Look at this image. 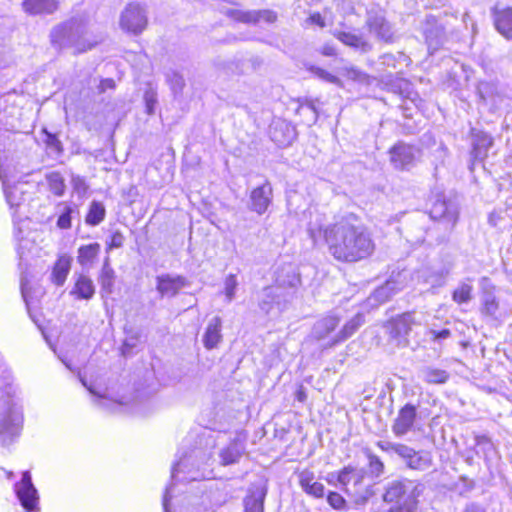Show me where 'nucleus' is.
Wrapping results in <instances>:
<instances>
[{
    "label": "nucleus",
    "mask_w": 512,
    "mask_h": 512,
    "mask_svg": "<svg viewBox=\"0 0 512 512\" xmlns=\"http://www.w3.org/2000/svg\"><path fill=\"white\" fill-rule=\"evenodd\" d=\"M308 21L312 24L318 25L319 27H325V21L320 13H313L310 15Z\"/></svg>",
    "instance_id": "obj_56"
},
{
    "label": "nucleus",
    "mask_w": 512,
    "mask_h": 512,
    "mask_svg": "<svg viewBox=\"0 0 512 512\" xmlns=\"http://www.w3.org/2000/svg\"><path fill=\"white\" fill-rule=\"evenodd\" d=\"M299 484L307 494L321 498L324 495L325 487L322 483L315 480L314 472L303 470L299 473Z\"/></svg>",
    "instance_id": "obj_19"
},
{
    "label": "nucleus",
    "mask_w": 512,
    "mask_h": 512,
    "mask_svg": "<svg viewBox=\"0 0 512 512\" xmlns=\"http://www.w3.org/2000/svg\"><path fill=\"white\" fill-rule=\"evenodd\" d=\"M276 285L268 288V294H273L277 297L283 295L282 290L287 289V295H292L296 288L300 285V276L296 267L292 264H284L276 271Z\"/></svg>",
    "instance_id": "obj_7"
},
{
    "label": "nucleus",
    "mask_w": 512,
    "mask_h": 512,
    "mask_svg": "<svg viewBox=\"0 0 512 512\" xmlns=\"http://www.w3.org/2000/svg\"><path fill=\"white\" fill-rule=\"evenodd\" d=\"M464 512H485V510L480 506L471 504L465 508Z\"/></svg>",
    "instance_id": "obj_63"
},
{
    "label": "nucleus",
    "mask_w": 512,
    "mask_h": 512,
    "mask_svg": "<svg viewBox=\"0 0 512 512\" xmlns=\"http://www.w3.org/2000/svg\"><path fill=\"white\" fill-rule=\"evenodd\" d=\"M23 8L31 15L51 14L58 9L56 0H24Z\"/></svg>",
    "instance_id": "obj_24"
},
{
    "label": "nucleus",
    "mask_w": 512,
    "mask_h": 512,
    "mask_svg": "<svg viewBox=\"0 0 512 512\" xmlns=\"http://www.w3.org/2000/svg\"><path fill=\"white\" fill-rule=\"evenodd\" d=\"M71 184L73 187V190L80 196H83L86 194L88 190V185L86 184L84 178L80 176H73L71 179Z\"/></svg>",
    "instance_id": "obj_49"
},
{
    "label": "nucleus",
    "mask_w": 512,
    "mask_h": 512,
    "mask_svg": "<svg viewBox=\"0 0 512 512\" xmlns=\"http://www.w3.org/2000/svg\"><path fill=\"white\" fill-rule=\"evenodd\" d=\"M416 157V149L408 144L399 142L390 149V161L397 169L411 166Z\"/></svg>",
    "instance_id": "obj_12"
},
{
    "label": "nucleus",
    "mask_w": 512,
    "mask_h": 512,
    "mask_svg": "<svg viewBox=\"0 0 512 512\" xmlns=\"http://www.w3.org/2000/svg\"><path fill=\"white\" fill-rule=\"evenodd\" d=\"M125 237L119 231H116L112 234L110 241L108 242L107 250H112L115 248H120L124 244Z\"/></svg>",
    "instance_id": "obj_51"
},
{
    "label": "nucleus",
    "mask_w": 512,
    "mask_h": 512,
    "mask_svg": "<svg viewBox=\"0 0 512 512\" xmlns=\"http://www.w3.org/2000/svg\"><path fill=\"white\" fill-rule=\"evenodd\" d=\"M245 451V445L239 439L233 440L227 447L221 449L219 456L222 465L237 463Z\"/></svg>",
    "instance_id": "obj_23"
},
{
    "label": "nucleus",
    "mask_w": 512,
    "mask_h": 512,
    "mask_svg": "<svg viewBox=\"0 0 512 512\" xmlns=\"http://www.w3.org/2000/svg\"><path fill=\"white\" fill-rule=\"evenodd\" d=\"M421 376L423 380L429 384H443L449 378L447 371L431 367L423 369L421 371Z\"/></svg>",
    "instance_id": "obj_34"
},
{
    "label": "nucleus",
    "mask_w": 512,
    "mask_h": 512,
    "mask_svg": "<svg viewBox=\"0 0 512 512\" xmlns=\"http://www.w3.org/2000/svg\"><path fill=\"white\" fill-rule=\"evenodd\" d=\"M272 201V186L266 181L254 188L250 194V209L259 215L266 212Z\"/></svg>",
    "instance_id": "obj_13"
},
{
    "label": "nucleus",
    "mask_w": 512,
    "mask_h": 512,
    "mask_svg": "<svg viewBox=\"0 0 512 512\" xmlns=\"http://www.w3.org/2000/svg\"><path fill=\"white\" fill-rule=\"evenodd\" d=\"M256 14L257 23L264 21L272 24L276 22L278 18L277 13L270 9L256 10Z\"/></svg>",
    "instance_id": "obj_48"
},
{
    "label": "nucleus",
    "mask_w": 512,
    "mask_h": 512,
    "mask_svg": "<svg viewBox=\"0 0 512 512\" xmlns=\"http://www.w3.org/2000/svg\"><path fill=\"white\" fill-rule=\"evenodd\" d=\"M309 113V125L314 124L317 121L318 118V112L316 110V107L312 101H308L304 104H301L298 108V113Z\"/></svg>",
    "instance_id": "obj_46"
},
{
    "label": "nucleus",
    "mask_w": 512,
    "mask_h": 512,
    "mask_svg": "<svg viewBox=\"0 0 512 512\" xmlns=\"http://www.w3.org/2000/svg\"><path fill=\"white\" fill-rule=\"evenodd\" d=\"M5 196L11 207L18 205V203L15 201L14 192L12 190L5 189Z\"/></svg>",
    "instance_id": "obj_60"
},
{
    "label": "nucleus",
    "mask_w": 512,
    "mask_h": 512,
    "mask_svg": "<svg viewBox=\"0 0 512 512\" xmlns=\"http://www.w3.org/2000/svg\"><path fill=\"white\" fill-rule=\"evenodd\" d=\"M343 75L352 80H361L364 74L356 67H345L342 69Z\"/></svg>",
    "instance_id": "obj_52"
},
{
    "label": "nucleus",
    "mask_w": 512,
    "mask_h": 512,
    "mask_svg": "<svg viewBox=\"0 0 512 512\" xmlns=\"http://www.w3.org/2000/svg\"><path fill=\"white\" fill-rule=\"evenodd\" d=\"M423 34L429 50L436 51L446 40L445 29L434 16H427L423 24Z\"/></svg>",
    "instance_id": "obj_10"
},
{
    "label": "nucleus",
    "mask_w": 512,
    "mask_h": 512,
    "mask_svg": "<svg viewBox=\"0 0 512 512\" xmlns=\"http://www.w3.org/2000/svg\"><path fill=\"white\" fill-rule=\"evenodd\" d=\"M115 281V272L110 266L109 258L107 257L104 261L100 276L99 283L101 285V290L106 294H111L113 292Z\"/></svg>",
    "instance_id": "obj_30"
},
{
    "label": "nucleus",
    "mask_w": 512,
    "mask_h": 512,
    "mask_svg": "<svg viewBox=\"0 0 512 512\" xmlns=\"http://www.w3.org/2000/svg\"><path fill=\"white\" fill-rule=\"evenodd\" d=\"M430 217L444 225L445 230L451 231L459 217V206L455 200L437 195L430 209Z\"/></svg>",
    "instance_id": "obj_5"
},
{
    "label": "nucleus",
    "mask_w": 512,
    "mask_h": 512,
    "mask_svg": "<svg viewBox=\"0 0 512 512\" xmlns=\"http://www.w3.org/2000/svg\"><path fill=\"white\" fill-rule=\"evenodd\" d=\"M15 491L22 506L32 512L38 504V494L28 471L23 473L21 481L15 485Z\"/></svg>",
    "instance_id": "obj_9"
},
{
    "label": "nucleus",
    "mask_w": 512,
    "mask_h": 512,
    "mask_svg": "<svg viewBox=\"0 0 512 512\" xmlns=\"http://www.w3.org/2000/svg\"><path fill=\"white\" fill-rule=\"evenodd\" d=\"M499 308L496 296L491 291H484L482 295V313L494 316Z\"/></svg>",
    "instance_id": "obj_37"
},
{
    "label": "nucleus",
    "mask_w": 512,
    "mask_h": 512,
    "mask_svg": "<svg viewBox=\"0 0 512 512\" xmlns=\"http://www.w3.org/2000/svg\"><path fill=\"white\" fill-rule=\"evenodd\" d=\"M183 465V461H180L178 463H176L173 467H172V472H171V477L172 479H175L177 473L180 472L181 470V467Z\"/></svg>",
    "instance_id": "obj_62"
},
{
    "label": "nucleus",
    "mask_w": 512,
    "mask_h": 512,
    "mask_svg": "<svg viewBox=\"0 0 512 512\" xmlns=\"http://www.w3.org/2000/svg\"><path fill=\"white\" fill-rule=\"evenodd\" d=\"M221 327L220 317L215 316L209 321L203 335V344L206 349H214L222 341Z\"/></svg>",
    "instance_id": "obj_18"
},
{
    "label": "nucleus",
    "mask_w": 512,
    "mask_h": 512,
    "mask_svg": "<svg viewBox=\"0 0 512 512\" xmlns=\"http://www.w3.org/2000/svg\"><path fill=\"white\" fill-rule=\"evenodd\" d=\"M100 248L99 243H91L79 247L77 256L78 263L85 269L92 268L95 260L98 258Z\"/></svg>",
    "instance_id": "obj_26"
},
{
    "label": "nucleus",
    "mask_w": 512,
    "mask_h": 512,
    "mask_svg": "<svg viewBox=\"0 0 512 512\" xmlns=\"http://www.w3.org/2000/svg\"><path fill=\"white\" fill-rule=\"evenodd\" d=\"M270 137L280 147L289 146L297 137L296 128L285 120L277 119L270 126Z\"/></svg>",
    "instance_id": "obj_11"
},
{
    "label": "nucleus",
    "mask_w": 512,
    "mask_h": 512,
    "mask_svg": "<svg viewBox=\"0 0 512 512\" xmlns=\"http://www.w3.org/2000/svg\"><path fill=\"white\" fill-rule=\"evenodd\" d=\"M400 458L405 465L412 470L426 471L433 466V457L431 452L426 450H415L406 445Z\"/></svg>",
    "instance_id": "obj_8"
},
{
    "label": "nucleus",
    "mask_w": 512,
    "mask_h": 512,
    "mask_svg": "<svg viewBox=\"0 0 512 512\" xmlns=\"http://www.w3.org/2000/svg\"><path fill=\"white\" fill-rule=\"evenodd\" d=\"M237 279L236 276L233 274H230L225 279V295L228 300V302H231L235 296V291L237 287Z\"/></svg>",
    "instance_id": "obj_45"
},
{
    "label": "nucleus",
    "mask_w": 512,
    "mask_h": 512,
    "mask_svg": "<svg viewBox=\"0 0 512 512\" xmlns=\"http://www.w3.org/2000/svg\"><path fill=\"white\" fill-rule=\"evenodd\" d=\"M228 15L238 22L257 24L256 10L242 11L233 9L228 12Z\"/></svg>",
    "instance_id": "obj_40"
},
{
    "label": "nucleus",
    "mask_w": 512,
    "mask_h": 512,
    "mask_svg": "<svg viewBox=\"0 0 512 512\" xmlns=\"http://www.w3.org/2000/svg\"><path fill=\"white\" fill-rule=\"evenodd\" d=\"M72 258L68 255H61L55 262L51 272V282L57 286H62L71 269Z\"/></svg>",
    "instance_id": "obj_22"
},
{
    "label": "nucleus",
    "mask_w": 512,
    "mask_h": 512,
    "mask_svg": "<svg viewBox=\"0 0 512 512\" xmlns=\"http://www.w3.org/2000/svg\"><path fill=\"white\" fill-rule=\"evenodd\" d=\"M47 182L50 191L56 196H62L65 191L64 179L58 172H52L47 175Z\"/></svg>",
    "instance_id": "obj_39"
},
{
    "label": "nucleus",
    "mask_w": 512,
    "mask_h": 512,
    "mask_svg": "<svg viewBox=\"0 0 512 512\" xmlns=\"http://www.w3.org/2000/svg\"><path fill=\"white\" fill-rule=\"evenodd\" d=\"M157 101V93L154 89L150 88L145 91L144 102L147 114H154Z\"/></svg>",
    "instance_id": "obj_43"
},
{
    "label": "nucleus",
    "mask_w": 512,
    "mask_h": 512,
    "mask_svg": "<svg viewBox=\"0 0 512 512\" xmlns=\"http://www.w3.org/2000/svg\"><path fill=\"white\" fill-rule=\"evenodd\" d=\"M364 323V316L361 313L356 314L352 319H350L339 332L337 339L334 343H338L344 341L351 337L359 327Z\"/></svg>",
    "instance_id": "obj_32"
},
{
    "label": "nucleus",
    "mask_w": 512,
    "mask_h": 512,
    "mask_svg": "<svg viewBox=\"0 0 512 512\" xmlns=\"http://www.w3.org/2000/svg\"><path fill=\"white\" fill-rule=\"evenodd\" d=\"M413 323L414 319L411 313L403 314L394 321L391 334L393 336H407L411 331Z\"/></svg>",
    "instance_id": "obj_33"
},
{
    "label": "nucleus",
    "mask_w": 512,
    "mask_h": 512,
    "mask_svg": "<svg viewBox=\"0 0 512 512\" xmlns=\"http://www.w3.org/2000/svg\"><path fill=\"white\" fill-rule=\"evenodd\" d=\"M429 334L433 341H440L449 338L451 336V331L449 329H443L441 331L431 329Z\"/></svg>",
    "instance_id": "obj_53"
},
{
    "label": "nucleus",
    "mask_w": 512,
    "mask_h": 512,
    "mask_svg": "<svg viewBox=\"0 0 512 512\" xmlns=\"http://www.w3.org/2000/svg\"><path fill=\"white\" fill-rule=\"evenodd\" d=\"M392 282L388 281L384 286L375 291L376 298H387L388 292L392 289Z\"/></svg>",
    "instance_id": "obj_55"
},
{
    "label": "nucleus",
    "mask_w": 512,
    "mask_h": 512,
    "mask_svg": "<svg viewBox=\"0 0 512 512\" xmlns=\"http://www.w3.org/2000/svg\"><path fill=\"white\" fill-rule=\"evenodd\" d=\"M187 281L182 276L172 277L169 274L160 275L157 277V291L161 296L173 297L179 290L185 287Z\"/></svg>",
    "instance_id": "obj_15"
},
{
    "label": "nucleus",
    "mask_w": 512,
    "mask_h": 512,
    "mask_svg": "<svg viewBox=\"0 0 512 512\" xmlns=\"http://www.w3.org/2000/svg\"><path fill=\"white\" fill-rule=\"evenodd\" d=\"M295 398L299 402H305L307 400V393L306 389L303 385H299L296 392H295Z\"/></svg>",
    "instance_id": "obj_57"
},
{
    "label": "nucleus",
    "mask_w": 512,
    "mask_h": 512,
    "mask_svg": "<svg viewBox=\"0 0 512 512\" xmlns=\"http://www.w3.org/2000/svg\"><path fill=\"white\" fill-rule=\"evenodd\" d=\"M23 416L21 410L15 405L0 407V443L7 445L19 435Z\"/></svg>",
    "instance_id": "obj_4"
},
{
    "label": "nucleus",
    "mask_w": 512,
    "mask_h": 512,
    "mask_svg": "<svg viewBox=\"0 0 512 512\" xmlns=\"http://www.w3.org/2000/svg\"><path fill=\"white\" fill-rule=\"evenodd\" d=\"M167 81L170 84V87L174 94L181 93L185 86V80L183 76L175 71H172L171 73L167 74Z\"/></svg>",
    "instance_id": "obj_42"
},
{
    "label": "nucleus",
    "mask_w": 512,
    "mask_h": 512,
    "mask_svg": "<svg viewBox=\"0 0 512 512\" xmlns=\"http://www.w3.org/2000/svg\"><path fill=\"white\" fill-rule=\"evenodd\" d=\"M73 212V209L65 205L62 213L60 214L58 220H57V226L61 229H68L71 227V213Z\"/></svg>",
    "instance_id": "obj_47"
},
{
    "label": "nucleus",
    "mask_w": 512,
    "mask_h": 512,
    "mask_svg": "<svg viewBox=\"0 0 512 512\" xmlns=\"http://www.w3.org/2000/svg\"><path fill=\"white\" fill-rule=\"evenodd\" d=\"M327 501L336 510L343 509L345 506V499L337 492H330L327 496Z\"/></svg>",
    "instance_id": "obj_50"
},
{
    "label": "nucleus",
    "mask_w": 512,
    "mask_h": 512,
    "mask_svg": "<svg viewBox=\"0 0 512 512\" xmlns=\"http://www.w3.org/2000/svg\"><path fill=\"white\" fill-rule=\"evenodd\" d=\"M472 285L468 283H461L452 294V299L458 304L467 303L472 299Z\"/></svg>",
    "instance_id": "obj_38"
},
{
    "label": "nucleus",
    "mask_w": 512,
    "mask_h": 512,
    "mask_svg": "<svg viewBox=\"0 0 512 512\" xmlns=\"http://www.w3.org/2000/svg\"><path fill=\"white\" fill-rule=\"evenodd\" d=\"M333 36L342 42L344 45L359 49L362 52L371 50V45L361 35L345 31H333Z\"/></svg>",
    "instance_id": "obj_25"
},
{
    "label": "nucleus",
    "mask_w": 512,
    "mask_h": 512,
    "mask_svg": "<svg viewBox=\"0 0 512 512\" xmlns=\"http://www.w3.org/2000/svg\"><path fill=\"white\" fill-rule=\"evenodd\" d=\"M114 87V81L112 79H105L101 81L100 88L102 91H104L107 88H113Z\"/></svg>",
    "instance_id": "obj_61"
},
{
    "label": "nucleus",
    "mask_w": 512,
    "mask_h": 512,
    "mask_svg": "<svg viewBox=\"0 0 512 512\" xmlns=\"http://www.w3.org/2000/svg\"><path fill=\"white\" fill-rule=\"evenodd\" d=\"M363 453L368 459L369 472L374 477L381 476L384 473L385 469L384 463L381 461V459L377 455H375L369 448L363 449Z\"/></svg>",
    "instance_id": "obj_35"
},
{
    "label": "nucleus",
    "mask_w": 512,
    "mask_h": 512,
    "mask_svg": "<svg viewBox=\"0 0 512 512\" xmlns=\"http://www.w3.org/2000/svg\"><path fill=\"white\" fill-rule=\"evenodd\" d=\"M315 245L324 242L329 253L341 262H358L369 257L375 248L368 229L353 214L327 224L323 214L311 216L307 228Z\"/></svg>",
    "instance_id": "obj_1"
},
{
    "label": "nucleus",
    "mask_w": 512,
    "mask_h": 512,
    "mask_svg": "<svg viewBox=\"0 0 512 512\" xmlns=\"http://www.w3.org/2000/svg\"><path fill=\"white\" fill-rule=\"evenodd\" d=\"M171 498V487H167L163 496V509L165 512H170L168 502Z\"/></svg>",
    "instance_id": "obj_58"
},
{
    "label": "nucleus",
    "mask_w": 512,
    "mask_h": 512,
    "mask_svg": "<svg viewBox=\"0 0 512 512\" xmlns=\"http://www.w3.org/2000/svg\"><path fill=\"white\" fill-rule=\"evenodd\" d=\"M52 45L59 49H72L73 54L91 50L98 41L90 39L86 25L72 19L53 28L50 34Z\"/></svg>",
    "instance_id": "obj_2"
},
{
    "label": "nucleus",
    "mask_w": 512,
    "mask_h": 512,
    "mask_svg": "<svg viewBox=\"0 0 512 512\" xmlns=\"http://www.w3.org/2000/svg\"><path fill=\"white\" fill-rule=\"evenodd\" d=\"M321 53L324 55V56H334L336 55V50L334 48L333 45L331 44H325L323 45V47L321 48Z\"/></svg>",
    "instance_id": "obj_59"
},
{
    "label": "nucleus",
    "mask_w": 512,
    "mask_h": 512,
    "mask_svg": "<svg viewBox=\"0 0 512 512\" xmlns=\"http://www.w3.org/2000/svg\"><path fill=\"white\" fill-rule=\"evenodd\" d=\"M477 93L483 104L495 106L500 98L497 85L493 82L481 81L477 86Z\"/></svg>",
    "instance_id": "obj_27"
},
{
    "label": "nucleus",
    "mask_w": 512,
    "mask_h": 512,
    "mask_svg": "<svg viewBox=\"0 0 512 512\" xmlns=\"http://www.w3.org/2000/svg\"><path fill=\"white\" fill-rule=\"evenodd\" d=\"M364 479V472L361 469H357L351 466L345 467L339 472L338 482L342 486L353 485L354 488L359 486Z\"/></svg>",
    "instance_id": "obj_28"
},
{
    "label": "nucleus",
    "mask_w": 512,
    "mask_h": 512,
    "mask_svg": "<svg viewBox=\"0 0 512 512\" xmlns=\"http://www.w3.org/2000/svg\"><path fill=\"white\" fill-rule=\"evenodd\" d=\"M338 323L339 319L337 317H325L315 323L313 334L317 339H323L337 327Z\"/></svg>",
    "instance_id": "obj_31"
},
{
    "label": "nucleus",
    "mask_w": 512,
    "mask_h": 512,
    "mask_svg": "<svg viewBox=\"0 0 512 512\" xmlns=\"http://www.w3.org/2000/svg\"><path fill=\"white\" fill-rule=\"evenodd\" d=\"M22 295H23L25 302L28 304L27 294H26V291L24 290V288H22Z\"/></svg>",
    "instance_id": "obj_64"
},
{
    "label": "nucleus",
    "mask_w": 512,
    "mask_h": 512,
    "mask_svg": "<svg viewBox=\"0 0 512 512\" xmlns=\"http://www.w3.org/2000/svg\"><path fill=\"white\" fill-rule=\"evenodd\" d=\"M138 343V337L137 336H131V337H127L124 341V344H123V354L124 355H127L130 353V351L136 347Z\"/></svg>",
    "instance_id": "obj_54"
},
{
    "label": "nucleus",
    "mask_w": 512,
    "mask_h": 512,
    "mask_svg": "<svg viewBox=\"0 0 512 512\" xmlns=\"http://www.w3.org/2000/svg\"><path fill=\"white\" fill-rule=\"evenodd\" d=\"M416 419V408L406 404L398 413L392 425V432L397 437L406 435L413 427Z\"/></svg>",
    "instance_id": "obj_14"
},
{
    "label": "nucleus",
    "mask_w": 512,
    "mask_h": 512,
    "mask_svg": "<svg viewBox=\"0 0 512 512\" xmlns=\"http://www.w3.org/2000/svg\"><path fill=\"white\" fill-rule=\"evenodd\" d=\"M105 217V208L100 202L93 201L90 205L86 222L90 225H98Z\"/></svg>",
    "instance_id": "obj_36"
},
{
    "label": "nucleus",
    "mask_w": 512,
    "mask_h": 512,
    "mask_svg": "<svg viewBox=\"0 0 512 512\" xmlns=\"http://www.w3.org/2000/svg\"><path fill=\"white\" fill-rule=\"evenodd\" d=\"M72 293L76 294L80 299L92 298L95 293L93 281L85 275H80L75 283Z\"/></svg>",
    "instance_id": "obj_29"
},
{
    "label": "nucleus",
    "mask_w": 512,
    "mask_h": 512,
    "mask_svg": "<svg viewBox=\"0 0 512 512\" xmlns=\"http://www.w3.org/2000/svg\"><path fill=\"white\" fill-rule=\"evenodd\" d=\"M423 485L409 479L394 480L387 484L383 500L391 506L386 512H413Z\"/></svg>",
    "instance_id": "obj_3"
},
{
    "label": "nucleus",
    "mask_w": 512,
    "mask_h": 512,
    "mask_svg": "<svg viewBox=\"0 0 512 512\" xmlns=\"http://www.w3.org/2000/svg\"><path fill=\"white\" fill-rule=\"evenodd\" d=\"M310 71L318 78H320L321 80L325 81V82H328V83H332V84H335L337 86H342V81L336 77L335 75L329 73L328 71L320 68V67H311L310 68Z\"/></svg>",
    "instance_id": "obj_41"
},
{
    "label": "nucleus",
    "mask_w": 512,
    "mask_h": 512,
    "mask_svg": "<svg viewBox=\"0 0 512 512\" xmlns=\"http://www.w3.org/2000/svg\"><path fill=\"white\" fill-rule=\"evenodd\" d=\"M367 25L370 32L375 33L377 37L384 41H390L393 37V32L390 24L380 14H369L367 18Z\"/></svg>",
    "instance_id": "obj_17"
},
{
    "label": "nucleus",
    "mask_w": 512,
    "mask_h": 512,
    "mask_svg": "<svg viewBox=\"0 0 512 512\" xmlns=\"http://www.w3.org/2000/svg\"><path fill=\"white\" fill-rule=\"evenodd\" d=\"M147 24V11L138 3L128 4L120 14V28L127 33L139 35L146 29Z\"/></svg>",
    "instance_id": "obj_6"
},
{
    "label": "nucleus",
    "mask_w": 512,
    "mask_h": 512,
    "mask_svg": "<svg viewBox=\"0 0 512 512\" xmlns=\"http://www.w3.org/2000/svg\"><path fill=\"white\" fill-rule=\"evenodd\" d=\"M266 489L263 487L251 488L244 498V512H264Z\"/></svg>",
    "instance_id": "obj_20"
},
{
    "label": "nucleus",
    "mask_w": 512,
    "mask_h": 512,
    "mask_svg": "<svg viewBox=\"0 0 512 512\" xmlns=\"http://www.w3.org/2000/svg\"><path fill=\"white\" fill-rule=\"evenodd\" d=\"M382 451L385 452H394L399 457L401 456L402 452L404 451L405 444L402 443H393L389 441H378L376 444Z\"/></svg>",
    "instance_id": "obj_44"
},
{
    "label": "nucleus",
    "mask_w": 512,
    "mask_h": 512,
    "mask_svg": "<svg viewBox=\"0 0 512 512\" xmlns=\"http://www.w3.org/2000/svg\"><path fill=\"white\" fill-rule=\"evenodd\" d=\"M496 30L506 39H512V8H495L493 10Z\"/></svg>",
    "instance_id": "obj_16"
},
{
    "label": "nucleus",
    "mask_w": 512,
    "mask_h": 512,
    "mask_svg": "<svg viewBox=\"0 0 512 512\" xmlns=\"http://www.w3.org/2000/svg\"><path fill=\"white\" fill-rule=\"evenodd\" d=\"M472 137V157L475 160H483L487 156V152L493 144V139L488 133L483 131L473 132Z\"/></svg>",
    "instance_id": "obj_21"
}]
</instances>
